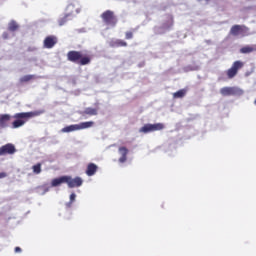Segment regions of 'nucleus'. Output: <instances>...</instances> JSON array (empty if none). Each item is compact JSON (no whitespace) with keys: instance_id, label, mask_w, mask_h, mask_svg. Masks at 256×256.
<instances>
[{"instance_id":"393cba45","label":"nucleus","mask_w":256,"mask_h":256,"mask_svg":"<svg viewBox=\"0 0 256 256\" xmlns=\"http://www.w3.org/2000/svg\"><path fill=\"white\" fill-rule=\"evenodd\" d=\"M32 170L35 175H39V173H41V163H37L32 166Z\"/></svg>"},{"instance_id":"423d86ee","label":"nucleus","mask_w":256,"mask_h":256,"mask_svg":"<svg viewBox=\"0 0 256 256\" xmlns=\"http://www.w3.org/2000/svg\"><path fill=\"white\" fill-rule=\"evenodd\" d=\"M66 184L68 185L69 189H75L83 185V179L79 176L75 178L71 176H66Z\"/></svg>"},{"instance_id":"f3484780","label":"nucleus","mask_w":256,"mask_h":256,"mask_svg":"<svg viewBox=\"0 0 256 256\" xmlns=\"http://www.w3.org/2000/svg\"><path fill=\"white\" fill-rule=\"evenodd\" d=\"M93 125H95V122L93 121L81 122L80 124H78V131H81L82 129H89Z\"/></svg>"},{"instance_id":"f8f14e48","label":"nucleus","mask_w":256,"mask_h":256,"mask_svg":"<svg viewBox=\"0 0 256 256\" xmlns=\"http://www.w3.org/2000/svg\"><path fill=\"white\" fill-rule=\"evenodd\" d=\"M97 169H99V167H97L95 163H89L86 169V175L93 177V175L97 173Z\"/></svg>"},{"instance_id":"2eb2a0df","label":"nucleus","mask_w":256,"mask_h":256,"mask_svg":"<svg viewBox=\"0 0 256 256\" xmlns=\"http://www.w3.org/2000/svg\"><path fill=\"white\" fill-rule=\"evenodd\" d=\"M256 51V44L252 45V46H244L240 49V53L247 55L249 53H253Z\"/></svg>"},{"instance_id":"c85d7f7f","label":"nucleus","mask_w":256,"mask_h":256,"mask_svg":"<svg viewBox=\"0 0 256 256\" xmlns=\"http://www.w3.org/2000/svg\"><path fill=\"white\" fill-rule=\"evenodd\" d=\"M15 253H21V247H16L15 248Z\"/></svg>"},{"instance_id":"cd10ccee","label":"nucleus","mask_w":256,"mask_h":256,"mask_svg":"<svg viewBox=\"0 0 256 256\" xmlns=\"http://www.w3.org/2000/svg\"><path fill=\"white\" fill-rule=\"evenodd\" d=\"M5 177H7V173L0 172V179H5Z\"/></svg>"},{"instance_id":"6ab92c4d","label":"nucleus","mask_w":256,"mask_h":256,"mask_svg":"<svg viewBox=\"0 0 256 256\" xmlns=\"http://www.w3.org/2000/svg\"><path fill=\"white\" fill-rule=\"evenodd\" d=\"M185 95H187V90L181 89V90H178L177 92L173 93V98L174 99H183V97H185Z\"/></svg>"},{"instance_id":"f03ea898","label":"nucleus","mask_w":256,"mask_h":256,"mask_svg":"<svg viewBox=\"0 0 256 256\" xmlns=\"http://www.w3.org/2000/svg\"><path fill=\"white\" fill-rule=\"evenodd\" d=\"M67 59L71 62V63H77V65H89V63H91V56L89 55H83V52L81 51H69L67 53Z\"/></svg>"},{"instance_id":"4468645a","label":"nucleus","mask_w":256,"mask_h":256,"mask_svg":"<svg viewBox=\"0 0 256 256\" xmlns=\"http://www.w3.org/2000/svg\"><path fill=\"white\" fill-rule=\"evenodd\" d=\"M220 93L223 97H229L235 95V89L233 87H223L220 89Z\"/></svg>"},{"instance_id":"a211bd4d","label":"nucleus","mask_w":256,"mask_h":256,"mask_svg":"<svg viewBox=\"0 0 256 256\" xmlns=\"http://www.w3.org/2000/svg\"><path fill=\"white\" fill-rule=\"evenodd\" d=\"M34 79H37V76L30 74V75L22 76L19 79V81H20V83H29V81H33Z\"/></svg>"},{"instance_id":"9b49d317","label":"nucleus","mask_w":256,"mask_h":256,"mask_svg":"<svg viewBox=\"0 0 256 256\" xmlns=\"http://www.w3.org/2000/svg\"><path fill=\"white\" fill-rule=\"evenodd\" d=\"M118 152L121 155L119 158V163H125V161H127V155H129V149H127L125 146H122L118 149Z\"/></svg>"},{"instance_id":"aec40b11","label":"nucleus","mask_w":256,"mask_h":256,"mask_svg":"<svg viewBox=\"0 0 256 256\" xmlns=\"http://www.w3.org/2000/svg\"><path fill=\"white\" fill-rule=\"evenodd\" d=\"M111 47H127L125 40L117 39L111 42Z\"/></svg>"},{"instance_id":"ddd939ff","label":"nucleus","mask_w":256,"mask_h":256,"mask_svg":"<svg viewBox=\"0 0 256 256\" xmlns=\"http://www.w3.org/2000/svg\"><path fill=\"white\" fill-rule=\"evenodd\" d=\"M63 183H67V176H61L59 178H54L51 181V187H59V185H63Z\"/></svg>"},{"instance_id":"bb28decb","label":"nucleus","mask_w":256,"mask_h":256,"mask_svg":"<svg viewBox=\"0 0 256 256\" xmlns=\"http://www.w3.org/2000/svg\"><path fill=\"white\" fill-rule=\"evenodd\" d=\"M125 39L127 40L133 39V31L125 32Z\"/></svg>"},{"instance_id":"1a4fd4ad","label":"nucleus","mask_w":256,"mask_h":256,"mask_svg":"<svg viewBox=\"0 0 256 256\" xmlns=\"http://www.w3.org/2000/svg\"><path fill=\"white\" fill-rule=\"evenodd\" d=\"M13 116L11 114H0V129H7L11 123Z\"/></svg>"},{"instance_id":"dca6fc26","label":"nucleus","mask_w":256,"mask_h":256,"mask_svg":"<svg viewBox=\"0 0 256 256\" xmlns=\"http://www.w3.org/2000/svg\"><path fill=\"white\" fill-rule=\"evenodd\" d=\"M73 131H79L78 124H72L70 126H66L62 129V133H71Z\"/></svg>"},{"instance_id":"6e6552de","label":"nucleus","mask_w":256,"mask_h":256,"mask_svg":"<svg viewBox=\"0 0 256 256\" xmlns=\"http://www.w3.org/2000/svg\"><path fill=\"white\" fill-rule=\"evenodd\" d=\"M73 9H75V6L70 4L67 6V11L70 10V12L66 13L62 18L58 20V24L60 27H63L67 21H71V16L73 15Z\"/></svg>"},{"instance_id":"9d476101","label":"nucleus","mask_w":256,"mask_h":256,"mask_svg":"<svg viewBox=\"0 0 256 256\" xmlns=\"http://www.w3.org/2000/svg\"><path fill=\"white\" fill-rule=\"evenodd\" d=\"M55 45H57V37H55V36H47L44 39V47L46 49H53V47H55Z\"/></svg>"},{"instance_id":"0eeeda50","label":"nucleus","mask_w":256,"mask_h":256,"mask_svg":"<svg viewBox=\"0 0 256 256\" xmlns=\"http://www.w3.org/2000/svg\"><path fill=\"white\" fill-rule=\"evenodd\" d=\"M17 153V148L14 144L8 143L0 147V157L5 155H15Z\"/></svg>"},{"instance_id":"412c9836","label":"nucleus","mask_w":256,"mask_h":256,"mask_svg":"<svg viewBox=\"0 0 256 256\" xmlns=\"http://www.w3.org/2000/svg\"><path fill=\"white\" fill-rule=\"evenodd\" d=\"M153 132V124H145L142 128H140V133H152Z\"/></svg>"},{"instance_id":"f257e3e1","label":"nucleus","mask_w":256,"mask_h":256,"mask_svg":"<svg viewBox=\"0 0 256 256\" xmlns=\"http://www.w3.org/2000/svg\"><path fill=\"white\" fill-rule=\"evenodd\" d=\"M43 113H45V110H35L32 112H20L14 114L13 119H16V121L12 122V129H19V127H23L29 119H32V117H39V115H43Z\"/></svg>"},{"instance_id":"7ed1b4c3","label":"nucleus","mask_w":256,"mask_h":256,"mask_svg":"<svg viewBox=\"0 0 256 256\" xmlns=\"http://www.w3.org/2000/svg\"><path fill=\"white\" fill-rule=\"evenodd\" d=\"M101 19L104 23V25H107L108 27H116L118 23L117 16L115 15V12L111 10H106L101 14Z\"/></svg>"},{"instance_id":"4be33fe9","label":"nucleus","mask_w":256,"mask_h":256,"mask_svg":"<svg viewBox=\"0 0 256 256\" xmlns=\"http://www.w3.org/2000/svg\"><path fill=\"white\" fill-rule=\"evenodd\" d=\"M97 113H98V110L96 108H91V107L86 108L83 112L84 115H90V116L97 115Z\"/></svg>"},{"instance_id":"39448f33","label":"nucleus","mask_w":256,"mask_h":256,"mask_svg":"<svg viewBox=\"0 0 256 256\" xmlns=\"http://www.w3.org/2000/svg\"><path fill=\"white\" fill-rule=\"evenodd\" d=\"M230 35L234 37L242 35V37H245V35H249V28L245 25H234L230 29Z\"/></svg>"},{"instance_id":"7c9ffc66","label":"nucleus","mask_w":256,"mask_h":256,"mask_svg":"<svg viewBox=\"0 0 256 256\" xmlns=\"http://www.w3.org/2000/svg\"><path fill=\"white\" fill-rule=\"evenodd\" d=\"M205 1H211V0H205Z\"/></svg>"},{"instance_id":"a878e982","label":"nucleus","mask_w":256,"mask_h":256,"mask_svg":"<svg viewBox=\"0 0 256 256\" xmlns=\"http://www.w3.org/2000/svg\"><path fill=\"white\" fill-rule=\"evenodd\" d=\"M77 195L75 193H72L70 195V202L67 204L68 207H71V205H73L75 199H76Z\"/></svg>"},{"instance_id":"c756f323","label":"nucleus","mask_w":256,"mask_h":256,"mask_svg":"<svg viewBox=\"0 0 256 256\" xmlns=\"http://www.w3.org/2000/svg\"><path fill=\"white\" fill-rule=\"evenodd\" d=\"M4 39H7V33L3 34Z\"/></svg>"},{"instance_id":"5701e85b","label":"nucleus","mask_w":256,"mask_h":256,"mask_svg":"<svg viewBox=\"0 0 256 256\" xmlns=\"http://www.w3.org/2000/svg\"><path fill=\"white\" fill-rule=\"evenodd\" d=\"M17 29H19V24H17V22H15L14 20H12L8 24V31L15 32V31H17Z\"/></svg>"},{"instance_id":"b1692460","label":"nucleus","mask_w":256,"mask_h":256,"mask_svg":"<svg viewBox=\"0 0 256 256\" xmlns=\"http://www.w3.org/2000/svg\"><path fill=\"white\" fill-rule=\"evenodd\" d=\"M163 129H165V124L163 123L152 124V131H163Z\"/></svg>"},{"instance_id":"20e7f679","label":"nucleus","mask_w":256,"mask_h":256,"mask_svg":"<svg viewBox=\"0 0 256 256\" xmlns=\"http://www.w3.org/2000/svg\"><path fill=\"white\" fill-rule=\"evenodd\" d=\"M245 63L240 60L235 61L232 66L226 71L228 79H233L238 73L239 70L243 69Z\"/></svg>"}]
</instances>
